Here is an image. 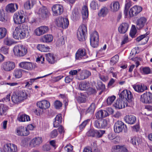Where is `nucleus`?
<instances>
[{"label": "nucleus", "instance_id": "nucleus-1", "mask_svg": "<svg viewBox=\"0 0 152 152\" xmlns=\"http://www.w3.org/2000/svg\"><path fill=\"white\" fill-rule=\"evenodd\" d=\"M28 26L25 24L19 25L15 27L14 31V27H12L13 32V36L16 39H23L27 38L29 35Z\"/></svg>", "mask_w": 152, "mask_h": 152}, {"label": "nucleus", "instance_id": "nucleus-2", "mask_svg": "<svg viewBox=\"0 0 152 152\" xmlns=\"http://www.w3.org/2000/svg\"><path fill=\"white\" fill-rule=\"evenodd\" d=\"M27 96L26 91L22 90L14 92L12 96L11 99L13 102L16 104L26 99Z\"/></svg>", "mask_w": 152, "mask_h": 152}, {"label": "nucleus", "instance_id": "nucleus-3", "mask_svg": "<svg viewBox=\"0 0 152 152\" xmlns=\"http://www.w3.org/2000/svg\"><path fill=\"white\" fill-rule=\"evenodd\" d=\"M54 22L58 27L61 28L63 29L67 28L69 25L68 19L60 16L56 18Z\"/></svg>", "mask_w": 152, "mask_h": 152}, {"label": "nucleus", "instance_id": "nucleus-4", "mask_svg": "<svg viewBox=\"0 0 152 152\" xmlns=\"http://www.w3.org/2000/svg\"><path fill=\"white\" fill-rule=\"evenodd\" d=\"M15 55L17 56H23L27 53V50L22 44L15 45L13 49Z\"/></svg>", "mask_w": 152, "mask_h": 152}, {"label": "nucleus", "instance_id": "nucleus-5", "mask_svg": "<svg viewBox=\"0 0 152 152\" xmlns=\"http://www.w3.org/2000/svg\"><path fill=\"white\" fill-rule=\"evenodd\" d=\"M87 33V27L84 25H81L78 28L77 36L78 39L81 41L85 40V37Z\"/></svg>", "mask_w": 152, "mask_h": 152}, {"label": "nucleus", "instance_id": "nucleus-6", "mask_svg": "<svg viewBox=\"0 0 152 152\" xmlns=\"http://www.w3.org/2000/svg\"><path fill=\"white\" fill-rule=\"evenodd\" d=\"M99 36L98 32L94 31L91 34L90 42L91 46L93 48H96L99 45Z\"/></svg>", "mask_w": 152, "mask_h": 152}, {"label": "nucleus", "instance_id": "nucleus-7", "mask_svg": "<svg viewBox=\"0 0 152 152\" xmlns=\"http://www.w3.org/2000/svg\"><path fill=\"white\" fill-rule=\"evenodd\" d=\"M15 67V63L10 61L4 62L1 66L2 70L7 72H9L12 70Z\"/></svg>", "mask_w": 152, "mask_h": 152}, {"label": "nucleus", "instance_id": "nucleus-8", "mask_svg": "<svg viewBox=\"0 0 152 152\" xmlns=\"http://www.w3.org/2000/svg\"><path fill=\"white\" fill-rule=\"evenodd\" d=\"M140 100L145 103H152V94L149 92L144 93L140 96Z\"/></svg>", "mask_w": 152, "mask_h": 152}, {"label": "nucleus", "instance_id": "nucleus-9", "mask_svg": "<svg viewBox=\"0 0 152 152\" xmlns=\"http://www.w3.org/2000/svg\"><path fill=\"white\" fill-rule=\"evenodd\" d=\"M24 15L21 12L15 13L13 16V18L15 23L20 24L23 23L25 21L26 18L24 17Z\"/></svg>", "mask_w": 152, "mask_h": 152}, {"label": "nucleus", "instance_id": "nucleus-10", "mask_svg": "<svg viewBox=\"0 0 152 152\" xmlns=\"http://www.w3.org/2000/svg\"><path fill=\"white\" fill-rule=\"evenodd\" d=\"M53 15L54 16H57L61 15L64 12V9L62 6L60 4H57L54 5L52 7Z\"/></svg>", "mask_w": 152, "mask_h": 152}, {"label": "nucleus", "instance_id": "nucleus-11", "mask_svg": "<svg viewBox=\"0 0 152 152\" xmlns=\"http://www.w3.org/2000/svg\"><path fill=\"white\" fill-rule=\"evenodd\" d=\"M142 7L140 6L135 5L129 10V15L130 18H132L137 15L142 10Z\"/></svg>", "mask_w": 152, "mask_h": 152}, {"label": "nucleus", "instance_id": "nucleus-12", "mask_svg": "<svg viewBox=\"0 0 152 152\" xmlns=\"http://www.w3.org/2000/svg\"><path fill=\"white\" fill-rule=\"evenodd\" d=\"M119 97L122 99H125L129 102L132 101V99L133 98L131 92L127 90H124L121 92L119 95Z\"/></svg>", "mask_w": 152, "mask_h": 152}, {"label": "nucleus", "instance_id": "nucleus-13", "mask_svg": "<svg viewBox=\"0 0 152 152\" xmlns=\"http://www.w3.org/2000/svg\"><path fill=\"white\" fill-rule=\"evenodd\" d=\"M125 128H126V126L122 122L118 121L115 123L114 125V129L116 133H119L122 131Z\"/></svg>", "mask_w": 152, "mask_h": 152}, {"label": "nucleus", "instance_id": "nucleus-14", "mask_svg": "<svg viewBox=\"0 0 152 152\" xmlns=\"http://www.w3.org/2000/svg\"><path fill=\"white\" fill-rule=\"evenodd\" d=\"M86 50L84 49H79L75 54V59L77 60H81L88 58Z\"/></svg>", "mask_w": 152, "mask_h": 152}, {"label": "nucleus", "instance_id": "nucleus-15", "mask_svg": "<svg viewBox=\"0 0 152 152\" xmlns=\"http://www.w3.org/2000/svg\"><path fill=\"white\" fill-rule=\"evenodd\" d=\"M107 124V122L105 119L97 120L94 122L95 127L97 128H104L106 127Z\"/></svg>", "mask_w": 152, "mask_h": 152}, {"label": "nucleus", "instance_id": "nucleus-16", "mask_svg": "<svg viewBox=\"0 0 152 152\" xmlns=\"http://www.w3.org/2000/svg\"><path fill=\"white\" fill-rule=\"evenodd\" d=\"M4 150L5 152H17L18 148L15 145L8 143L4 145Z\"/></svg>", "mask_w": 152, "mask_h": 152}, {"label": "nucleus", "instance_id": "nucleus-17", "mask_svg": "<svg viewBox=\"0 0 152 152\" xmlns=\"http://www.w3.org/2000/svg\"><path fill=\"white\" fill-rule=\"evenodd\" d=\"M48 27L45 26H41L36 28L34 30V33L37 36H40L47 32Z\"/></svg>", "mask_w": 152, "mask_h": 152}, {"label": "nucleus", "instance_id": "nucleus-18", "mask_svg": "<svg viewBox=\"0 0 152 152\" xmlns=\"http://www.w3.org/2000/svg\"><path fill=\"white\" fill-rule=\"evenodd\" d=\"M147 20L143 17L140 18L136 21V26L138 29L142 28L147 24Z\"/></svg>", "mask_w": 152, "mask_h": 152}, {"label": "nucleus", "instance_id": "nucleus-19", "mask_svg": "<svg viewBox=\"0 0 152 152\" xmlns=\"http://www.w3.org/2000/svg\"><path fill=\"white\" fill-rule=\"evenodd\" d=\"M16 134L21 136H26L29 134V132L26 127L21 126L16 130Z\"/></svg>", "mask_w": 152, "mask_h": 152}, {"label": "nucleus", "instance_id": "nucleus-20", "mask_svg": "<svg viewBox=\"0 0 152 152\" xmlns=\"http://www.w3.org/2000/svg\"><path fill=\"white\" fill-rule=\"evenodd\" d=\"M19 66L27 70H31L34 67V64L30 62H22L19 63Z\"/></svg>", "mask_w": 152, "mask_h": 152}, {"label": "nucleus", "instance_id": "nucleus-21", "mask_svg": "<svg viewBox=\"0 0 152 152\" xmlns=\"http://www.w3.org/2000/svg\"><path fill=\"white\" fill-rule=\"evenodd\" d=\"M127 102H125L122 99H118L115 102L113 106L116 109H121L127 106Z\"/></svg>", "mask_w": 152, "mask_h": 152}, {"label": "nucleus", "instance_id": "nucleus-22", "mask_svg": "<svg viewBox=\"0 0 152 152\" xmlns=\"http://www.w3.org/2000/svg\"><path fill=\"white\" fill-rule=\"evenodd\" d=\"M132 86L136 92L139 93H142L148 89L147 87L143 84H135L132 85Z\"/></svg>", "mask_w": 152, "mask_h": 152}, {"label": "nucleus", "instance_id": "nucleus-23", "mask_svg": "<svg viewBox=\"0 0 152 152\" xmlns=\"http://www.w3.org/2000/svg\"><path fill=\"white\" fill-rule=\"evenodd\" d=\"M109 7L111 12H116L119 10L120 8V3L118 1H114L110 4Z\"/></svg>", "mask_w": 152, "mask_h": 152}, {"label": "nucleus", "instance_id": "nucleus-24", "mask_svg": "<svg viewBox=\"0 0 152 152\" xmlns=\"http://www.w3.org/2000/svg\"><path fill=\"white\" fill-rule=\"evenodd\" d=\"M48 9L45 7H42L40 8L37 12L39 17L42 19H44L47 17Z\"/></svg>", "mask_w": 152, "mask_h": 152}, {"label": "nucleus", "instance_id": "nucleus-25", "mask_svg": "<svg viewBox=\"0 0 152 152\" xmlns=\"http://www.w3.org/2000/svg\"><path fill=\"white\" fill-rule=\"evenodd\" d=\"M78 74L80 75L79 79L80 80L86 79L91 75V73L89 71L86 70H81L80 69L78 70Z\"/></svg>", "mask_w": 152, "mask_h": 152}, {"label": "nucleus", "instance_id": "nucleus-26", "mask_svg": "<svg viewBox=\"0 0 152 152\" xmlns=\"http://www.w3.org/2000/svg\"><path fill=\"white\" fill-rule=\"evenodd\" d=\"M42 142V137H38L32 139L30 143V145L32 147L39 146Z\"/></svg>", "mask_w": 152, "mask_h": 152}, {"label": "nucleus", "instance_id": "nucleus-27", "mask_svg": "<svg viewBox=\"0 0 152 152\" xmlns=\"http://www.w3.org/2000/svg\"><path fill=\"white\" fill-rule=\"evenodd\" d=\"M18 8V5L16 3H10L8 4L6 7V10L7 12H14Z\"/></svg>", "mask_w": 152, "mask_h": 152}, {"label": "nucleus", "instance_id": "nucleus-28", "mask_svg": "<svg viewBox=\"0 0 152 152\" xmlns=\"http://www.w3.org/2000/svg\"><path fill=\"white\" fill-rule=\"evenodd\" d=\"M124 119L126 123L131 124H134L136 121V117L131 115L125 116Z\"/></svg>", "mask_w": 152, "mask_h": 152}, {"label": "nucleus", "instance_id": "nucleus-29", "mask_svg": "<svg viewBox=\"0 0 152 152\" xmlns=\"http://www.w3.org/2000/svg\"><path fill=\"white\" fill-rule=\"evenodd\" d=\"M129 27V25L127 23H123L120 25L118 28L119 33L121 34H124L127 31Z\"/></svg>", "mask_w": 152, "mask_h": 152}, {"label": "nucleus", "instance_id": "nucleus-30", "mask_svg": "<svg viewBox=\"0 0 152 152\" xmlns=\"http://www.w3.org/2000/svg\"><path fill=\"white\" fill-rule=\"evenodd\" d=\"M141 142V139L139 137H131L130 142L134 146L138 145Z\"/></svg>", "mask_w": 152, "mask_h": 152}, {"label": "nucleus", "instance_id": "nucleus-31", "mask_svg": "<svg viewBox=\"0 0 152 152\" xmlns=\"http://www.w3.org/2000/svg\"><path fill=\"white\" fill-rule=\"evenodd\" d=\"M36 0H28L24 4V7L25 9L29 10L33 7L36 4Z\"/></svg>", "mask_w": 152, "mask_h": 152}, {"label": "nucleus", "instance_id": "nucleus-32", "mask_svg": "<svg viewBox=\"0 0 152 152\" xmlns=\"http://www.w3.org/2000/svg\"><path fill=\"white\" fill-rule=\"evenodd\" d=\"M89 88L91 90L93 89L92 88H90L89 83H88L86 82L80 83L79 86V90L85 91Z\"/></svg>", "mask_w": 152, "mask_h": 152}, {"label": "nucleus", "instance_id": "nucleus-33", "mask_svg": "<svg viewBox=\"0 0 152 152\" xmlns=\"http://www.w3.org/2000/svg\"><path fill=\"white\" fill-rule=\"evenodd\" d=\"M55 121L53 122V126L54 127H58L62 122V117L61 114L57 115L55 118Z\"/></svg>", "mask_w": 152, "mask_h": 152}, {"label": "nucleus", "instance_id": "nucleus-34", "mask_svg": "<svg viewBox=\"0 0 152 152\" xmlns=\"http://www.w3.org/2000/svg\"><path fill=\"white\" fill-rule=\"evenodd\" d=\"M37 104L38 107L42 110H45L48 108V101L46 100L38 102Z\"/></svg>", "mask_w": 152, "mask_h": 152}, {"label": "nucleus", "instance_id": "nucleus-35", "mask_svg": "<svg viewBox=\"0 0 152 152\" xmlns=\"http://www.w3.org/2000/svg\"><path fill=\"white\" fill-rule=\"evenodd\" d=\"M83 19L85 20L87 19L88 16V7L86 6H84L82 7L81 11Z\"/></svg>", "mask_w": 152, "mask_h": 152}, {"label": "nucleus", "instance_id": "nucleus-36", "mask_svg": "<svg viewBox=\"0 0 152 152\" xmlns=\"http://www.w3.org/2000/svg\"><path fill=\"white\" fill-rule=\"evenodd\" d=\"M108 12V8L106 6L102 7L98 12V15L100 17H104Z\"/></svg>", "mask_w": 152, "mask_h": 152}, {"label": "nucleus", "instance_id": "nucleus-37", "mask_svg": "<svg viewBox=\"0 0 152 152\" xmlns=\"http://www.w3.org/2000/svg\"><path fill=\"white\" fill-rule=\"evenodd\" d=\"M150 34V32L149 31H147L146 33L144 34L141 35L140 36L136 39V40L138 42H139L144 38H145V41L142 44H145L146 43L148 42L149 37H147Z\"/></svg>", "mask_w": 152, "mask_h": 152}, {"label": "nucleus", "instance_id": "nucleus-38", "mask_svg": "<svg viewBox=\"0 0 152 152\" xmlns=\"http://www.w3.org/2000/svg\"><path fill=\"white\" fill-rule=\"evenodd\" d=\"M18 119L20 121L25 122L30 121V118L28 115L26 114H22L18 116Z\"/></svg>", "mask_w": 152, "mask_h": 152}, {"label": "nucleus", "instance_id": "nucleus-39", "mask_svg": "<svg viewBox=\"0 0 152 152\" xmlns=\"http://www.w3.org/2000/svg\"><path fill=\"white\" fill-rule=\"evenodd\" d=\"M114 148L117 150L118 152H128L126 148L124 145H115Z\"/></svg>", "mask_w": 152, "mask_h": 152}, {"label": "nucleus", "instance_id": "nucleus-40", "mask_svg": "<svg viewBox=\"0 0 152 152\" xmlns=\"http://www.w3.org/2000/svg\"><path fill=\"white\" fill-rule=\"evenodd\" d=\"M24 71L22 69H16L14 70L13 75L16 78H19L22 77V73Z\"/></svg>", "mask_w": 152, "mask_h": 152}, {"label": "nucleus", "instance_id": "nucleus-41", "mask_svg": "<svg viewBox=\"0 0 152 152\" xmlns=\"http://www.w3.org/2000/svg\"><path fill=\"white\" fill-rule=\"evenodd\" d=\"M57 59L55 56L52 53H48V62L53 64L55 63Z\"/></svg>", "mask_w": 152, "mask_h": 152}, {"label": "nucleus", "instance_id": "nucleus-42", "mask_svg": "<svg viewBox=\"0 0 152 152\" xmlns=\"http://www.w3.org/2000/svg\"><path fill=\"white\" fill-rule=\"evenodd\" d=\"M8 107L4 104H0V115L4 114L8 110Z\"/></svg>", "mask_w": 152, "mask_h": 152}, {"label": "nucleus", "instance_id": "nucleus-43", "mask_svg": "<svg viewBox=\"0 0 152 152\" xmlns=\"http://www.w3.org/2000/svg\"><path fill=\"white\" fill-rule=\"evenodd\" d=\"M7 34V30L4 27H0V39L4 38Z\"/></svg>", "mask_w": 152, "mask_h": 152}, {"label": "nucleus", "instance_id": "nucleus-44", "mask_svg": "<svg viewBox=\"0 0 152 152\" xmlns=\"http://www.w3.org/2000/svg\"><path fill=\"white\" fill-rule=\"evenodd\" d=\"M119 56L116 55L112 57L110 61V64L112 66H113L117 63L118 61Z\"/></svg>", "mask_w": 152, "mask_h": 152}, {"label": "nucleus", "instance_id": "nucleus-45", "mask_svg": "<svg viewBox=\"0 0 152 152\" xmlns=\"http://www.w3.org/2000/svg\"><path fill=\"white\" fill-rule=\"evenodd\" d=\"M95 105L94 103H92L88 109L86 111V113L93 114L95 110Z\"/></svg>", "mask_w": 152, "mask_h": 152}, {"label": "nucleus", "instance_id": "nucleus-46", "mask_svg": "<svg viewBox=\"0 0 152 152\" xmlns=\"http://www.w3.org/2000/svg\"><path fill=\"white\" fill-rule=\"evenodd\" d=\"M91 8L93 10H95L98 9L99 7L98 2L96 1H93L91 2L90 4Z\"/></svg>", "mask_w": 152, "mask_h": 152}, {"label": "nucleus", "instance_id": "nucleus-47", "mask_svg": "<svg viewBox=\"0 0 152 152\" xmlns=\"http://www.w3.org/2000/svg\"><path fill=\"white\" fill-rule=\"evenodd\" d=\"M116 97L114 95L109 96L107 99V103L108 105H111L115 100Z\"/></svg>", "mask_w": 152, "mask_h": 152}, {"label": "nucleus", "instance_id": "nucleus-48", "mask_svg": "<svg viewBox=\"0 0 152 152\" xmlns=\"http://www.w3.org/2000/svg\"><path fill=\"white\" fill-rule=\"evenodd\" d=\"M14 42L13 39H11L7 37L4 40V43L6 45L10 46L14 43Z\"/></svg>", "mask_w": 152, "mask_h": 152}, {"label": "nucleus", "instance_id": "nucleus-49", "mask_svg": "<svg viewBox=\"0 0 152 152\" xmlns=\"http://www.w3.org/2000/svg\"><path fill=\"white\" fill-rule=\"evenodd\" d=\"M96 87L98 90H103L105 89V86L102 82L100 81H98L97 82Z\"/></svg>", "mask_w": 152, "mask_h": 152}, {"label": "nucleus", "instance_id": "nucleus-50", "mask_svg": "<svg viewBox=\"0 0 152 152\" xmlns=\"http://www.w3.org/2000/svg\"><path fill=\"white\" fill-rule=\"evenodd\" d=\"M37 48L41 52H47L48 51V48L44 45H39L37 46Z\"/></svg>", "mask_w": 152, "mask_h": 152}, {"label": "nucleus", "instance_id": "nucleus-51", "mask_svg": "<svg viewBox=\"0 0 152 152\" xmlns=\"http://www.w3.org/2000/svg\"><path fill=\"white\" fill-rule=\"evenodd\" d=\"M137 30L134 25L132 26V29L130 32V35L132 37H134L136 34Z\"/></svg>", "mask_w": 152, "mask_h": 152}, {"label": "nucleus", "instance_id": "nucleus-52", "mask_svg": "<svg viewBox=\"0 0 152 152\" xmlns=\"http://www.w3.org/2000/svg\"><path fill=\"white\" fill-rule=\"evenodd\" d=\"M58 133L56 129H54L52 131L50 134V136L52 138L56 137L58 135Z\"/></svg>", "mask_w": 152, "mask_h": 152}, {"label": "nucleus", "instance_id": "nucleus-53", "mask_svg": "<svg viewBox=\"0 0 152 152\" xmlns=\"http://www.w3.org/2000/svg\"><path fill=\"white\" fill-rule=\"evenodd\" d=\"M105 131L102 130H96L95 136L97 137H100L105 133Z\"/></svg>", "mask_w": 152, "mask_h": 152}, {"label": "nucleus", "instance_id": "nucleus-54", "mask_svg": "<svg viewBox=\"0 0 152 152\" xmlns=\"http://www.w3.org/2000/svg\"><path fill=\"white\" fill-rule=\"evenodd\" d=\"M90 121V119H87L84 121L80 126L79 128L80 130H82L84 128L86 125Z\"/></svg>", "mask_w": 152, "mask_h": 152}, {"label": "nucleus", "instance_id": "nucleus-55", "mask_svg": "<svg viewBox=\"0 0 152 152\" xmlns=\"http://www.w3.org/2000/svg\"><path fill=\"white\" fill-rule=\"evenodd\" d=\"M96 130L91 129L87 132V134L89 136L94 137L96 135Z\"/></svg>", "mask_w": 152, "mask_h": 152}, {"label": "nucleus", "instance_id": "nucleus-56", "mask_svg": "<svg viewBox=\"0 0 152 152\" xmlns=\"http://www.w3.org/2000/svg\"><path fill=\"white\" fill-rule=\"evenodd\" d=\"M5 13L4 10L1 9L0 10V20L2 21H4L5 20Z\"/></svg>", "mask_w": 152, "mask_h": 152}, {"label": "nucleus", "instance_id": "nucleus-57", "mask_svg": "<svg viewBox=\"0 0 152 152\" xmlns=\"http://www.w3.org/2000/svg\"><path fill=\"white\" fill-rule=\"evenodd\" d=\"M0 52L4 54H7L8 53V48L7 46L2 47L0 49Z\"/></svg>", "mask_w": 152, "mask_h": 152}, {"label": "nucleus", "instance_id": "nucleus-58", "mask_svg": "<svg viewBox=\"0 0 152 152\" xmlns=\"http://www.w3.org/2000/svg\"><path fill=\"white\" fill-rule=\"evenodd\" d=\"M130 7V5L129 3H127L126 4L125 8L124 13L125 17H126L128 15V10Z\"/></svg>", "mask_w": 152, "mask_h": 152}, {"label": "nucleus", "instance_id": "nucleus-59", "mask_svg": "<svg viewBox=\"0 0 152 152\" xmlns=\"http://www.w3.org/2000/svg\"><path fill=\"white\" fill-rule=\"evenodd\" d=\"M78 12L76 11L75 9L73 10L72 14L71 15V18L73 20H75L78 16Z\"/></svg>", "mask_w": 152, "mask_h": 152}, {"label": "nucleus", "instance_id": "nucleus-60", "mask_svg": "<svg viewBox=\"0 0 152 152\" xmlns=\"http://www.w3.org/2000/svg\"><path fill=\"white\" fill-rule=\"evenodd\" d=\"M62 103L59 101H56L54 103V106L56 109H59L62 107Z\"/></svg>", "mask_w": 152, "mask_h": 152}, {"label": "nucleus", "instance_id": "nucleus-61", "mask_svg": "<svg viewBox=\"0 0 152 152\" xmlns=\"http://www.w3.org/2000/svg\"><path fill=\"white\" fill-rule=\"evenodd\" d=\"M100 115H101L102 118L107 117L108 115V113L106 110H100Z\"/></svg>", "mask_w": 152, "mask_h": 152}, {"label": "nucleus", "instance_id": "nucleus-62", "mask_svg": "<svg viewBox=\"0 0 152 152\" xmlns=\"http://www.w3.org/2000/svg\"><path fill=\"white\" fill-rule=\"evenodd\" d=\"M34 112L37 115L40 116L43 112V110L40 108H37L35 110Z\"/></svg>", "mask_w": 152, "mask_h": 152}, {"label": "nucleus", "instance_id": "nucleus-63", "mask_svg": "<svg viewBox=\"0 0 152 152\" xmlns=\"http://www.w3.org/2000/svg\"><path fill=\"white\" fill-rule=\"evenodd\" d=\"M78 100L80 102H85L86 101V97L84 96H79L78 98Z\"/></svg>", "mask_w": 152, "mask_h": 152}, {"label": "nucleus", "instance_id": "nucleus-64", "mask_svg": "<svg viewBox=\"0 0 152 152\" xmlns=\"http://www.w3.org/2000/svg\"><path fill=\"white\" fill-rule=\"evenodd\" d=\"M72 76H67L65 79V82L66 83H69L72 80Z\"/></svg>", "mask_w": 152, "mask_h": 152}]
</instances>
